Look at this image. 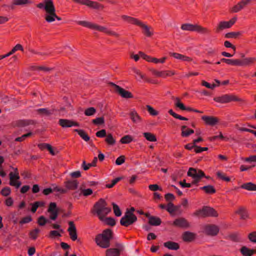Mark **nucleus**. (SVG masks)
Instances as JSON below:
<instances>
[{"instance_id":"obj_54","label":"nucleus","mask_w":256,"mask_h":256,"mask_svg":"<svg viewBox=\"0 0 256 256\" xmlns=\"http://www.w3.org/2000/svg\"><path fill=\"white\" fill-rule=\"evenodd\" d=\"M92 122L93 124L96 125H101L104 124V119L103 116L96 118L95 119L92 120Z\"/></svg>"},{"instance_id":"obj_35","label":"nucleus","mask_w":256,"mask_h":256,"mask_svg":"<svg viewBox=\"0 0 256 256\" xmlns=\"http://www.w3.org/2000/svg\"><path fill=\"white\" fill-rule=\"evenodd\" d=\"M256 59L254 58H244L242 60H240V66H249L254 63Z\"/></svg>"},{"instance_id":"obj_59","label":"nucleus","mask_w":256,"mask_h":256,"mask_svg":"<svg viewBox=\"0 0 256 256\" xmlns=\"http://www.w3.org/2000/svg\"><path fill=\"white\" fill-rule=\"evenodd\" d=\"M104 220L107 225L110 226H112L116 225V220L112 217L106 218Z\"/></svg>"},{"instance_id":"obj_28","label":"nucleus","mask_w":256,"mask_h":256,"mask_svg":"<svg viewBox=\"0 0 256 256\" xmlns=\"http://www.w3.org/2000/svg\"><path fill=\"white\" fill-rule=\"evenodd\" d=\"M181 136L183 138L189 136L190 134L194 133V130L190 128H188L186 126H181Z\"/></svg>"},{"instance_id":"obj_37","label":"nucleus","mask_w":256,"mask_h":256,"mask_svg":"<svg viewBox=\"0 0 256 256\" xmlns=\"http://www.w3.org/2000/svg\"><path fill=\"white\" fill-rule=\"evenodd\" d=\"M162 223V220L159 217L153 216L148 220L149 224L153 226H160Z\"/></svg>"},{"instance_id":"obj_62","label":"nucleus","mask_w":256,"mask_h":256,"mask_svg":"<svg viewBox=\"0 0 256 256\" xmlns=\"http://www.w3.org/2000/svg\"><path fill=\"white\" fill-rule=\"evenodd\" d=\"M32 218L30 216H25L21 219V220L20 221V224H21L28 223L30 222H32Z\"/></svg>"},{"instance_id":"obj_40","label":"nucleus","mask_w":256,"mask_h":256,"mask_svg":"<svg viewBox=\"0 0 256 256\" xmlns=\"http://www.w3.org/2000/svg\"><path fill=\"white\" fill-rule=\"evenodd\" d=\"M235 213L240 215V219L242 220H245L248 217L246 209L244 207L242 206L240 207L236 211Z\"/></svg>"},{"instance_id":"obj_56","label":"nucleus","mask_w":256,"mask_h":256,"mask_svg":"<svg viewBox=\"0 0 256 256\" xmlns=\"http://www.w3.org/2000/svg\"><path fill=\"white\" fill-rule=\"evenodd\" d=\"M52 186H54V192H58L60 194H66L68 192V190L66 188H60L57 186H54V184H52Z\"/></svg>"},{"instance_id":"obj_20","label":"nucleus","mask_w":256,"mask_h":256,"mask_svg":"<svg viewBox=\"0 0 256 256\" xmlns=\"http://www.w3.org/2000/svg\"><path fill=\"white\" fill-rule=\"evenodd\" d=\"M205 218L206 217H218V214L214 208L209 206H203Z\"/></svg>"},{"instance_id":"obj_36","label":"nucleus","mask_w":256,"mask_h":256,"mask_svg":"<svg viewBox=\"0 0 256 256\" xmlns=\"http://www.w3.org/2000/svg\"><path fill=\"white\" fill-rule=\"evenodd\" d=\"M150 71L154 75L158 77L166 78L168 76H170V74H168L166 73V71L159 72L154 68L150 69Z\"/></svg>"},{"instance_id":"obj_25","label":"nucleus","mask_w":256,"mask_h":256,"mask_svg":"<svg viewBox=\"0 0 256 256\" xmlns=\"http://www.w3.org/2000/svg\"><path fill=\"white\" fill-rule=\"evenodd\" d=\"M239 188L245 189L249 191L256 190V184L252 182H247L242 184L240 187H236L234 190H237Z\"/></svg>"},{"instance_id":"obj_38","label":"nucleus","mask_w":256,"mask_h":256,"mask_svg":"<svg viewBox=\"0 0 256 256\" xmlns=\"http://www.w3.org/2000/svg\"><path fill=\"white\" fill-rule=\"evenodd\" d=\"M120 254L118 250L114 248H108L106 252V256H120Z\"/></svg>"},{"instance_id":"obj_27","label":"nucleus","mask_w":256,"mask_h":256,"mask_svg":"<svg viewBox=\"0 0 256 256\" xmlns=\"http://www.w3.org/2000/svg\"><path fill=\"white\" fill-rule=\"evenodd\" d=\"M164 246L170 250H178L180 247L178 242L172 241H168L164 242Z\"/></svg>"},{"instance_id":"obj_15","label":"nucleus","mask_w":256,"mask_h":256,"mask_svg":"<svg viewBox=\"0 0 256 256\" xmlns=\"http://www.w3.org/2000/svg\"><path fill=\"white\" fill-rule=\"evenodd\" d=\"M69 227L68 231L69 232L70 238L72 240L74 241L78 239V234L76 226L73 221H70L68 222Z\"/></svg>"},{"instance_id":"obj_3","label":"nucleus","mask_w":256,"mask_h":256,"mask_svg":"<svg viewBox=\"0 0 256 256\" xmlns=\"http://www.w3.org/2000/svg\"><path fill=\"white\" fill-rule=\"evenodd\" d=\"M113 238V232L110 228L104 230L102 234H98L95 238L98 246L102 248H108L110 246V241Z\"/></svg>"},{"instance_id":"obj_33","label":"nucleus","mask_w":256,"mask_h":256,"mask_svg":"<svg viewBox=\"0 0 256 256\" xmlns=\"http://www.w3.org/2000/svg\"><path fill=\"white\" fill-rule=\"evenodd\" d=\"M226 239L230 240L234 242H241L239 234L238 232H234L230 234L226 237Z\"/></svg>"},{"instance_id":"obj_22","label":"nucleus","mask_w":256,"mask_h":256,"mask_svg":"<svg viewBox=\"0 0 256 256\" xmlns=\"http://www.w3.org/2000/svg\"><path fill=\"white\" fill-rule=\"evenodd\" d=\"M116 92L122 98H134L132 93L122 87H118V90Z\"/></svg>"},{"instance_id":"obj_26","label":"nucleus","mask_w":256,"mask_h":256,"mask_svg":"<svg viewBox=\"0 0 256 256\" xmlns=\"http://www.w3.org/2000/svg\"><path fill=\"white\" fill-rule=\"evenodd\" d=\"M240 250L243 256H252L256 253V250L248 248L246 246H242Z\"/></svg>"},{"instance_id":"obj_55","label":"nucleus","mask_w":256,"mask_h":256,"mask_svg":"<svg viewBox=\"0 0 256 256\" xmlns=\"http://www.w3.org/2000/svg\"><path fill=\"white\" fill-rule=\"evenodd\" d=\"M228 64L234 66H240V59H228L227 64Z\"/></svg>"},{"instance_id":"obj_11","label":"nucleus","mask_w":256,"mask_h":256,"mask_svg":"<svg viewBox=\"0 0 256 256\" xmlns=\"http://www.w3.org/2000/svg\"><path fill=\"white\" fill-rule=\"evenodd\" d=\"M48 212L50 213V220H54L57 218L58 214V210L56 202H51L50 203Z\"/></svg>"},{"instance_id":"obj_29","label":"nucleus","mask_w":256,"mask_h":256,"mask_svg":"<svg viewBox=\"0 0 256 256\" xmlns=\"http://www.w3.org/2000/svg\"><path fill=\"white\" fill-rule=\"evenodd\" d=\"M130 118L134 123H138L142 121V118L139 116L138 113L135 110H132L129 114Z\"/></svg>"},{"instance_id":"obj_52","label":"nucleus","mask_w":256,"mask_h":256,"mask_svg":"<svg viewBox=\"0 0 256 256\" xmlns=\"http://www.w3.org/2000/svg\"><path fill=\"white\" fill-rule=\"evenodd\" d=\"M96 112V108L94 107H90L85 110L84 114L86 116H90L94 115Z\"/></svg>"},{"instance_id":"obj_12","label":"nucleus","mask_w":256,"mask_h":256,"mask_svg":"<svg viewBox=\"0 0 256 256\" xmlns=\"http://www.w3.org/2000/svg\"><path fill=\"white\" fill-rule=\"evenodd\" d=\"M54 6L52 0H44L43 2L39 3L36 6V7L40 9H44L46 14H48Z\"/></svg>"},{"instance_id":"obj_41","label":"nucleus","mask_w":256,"mask_h":256,"mask_svg":"<svg viewBox=\"0 0 256 256\" xmlns=\"http://www.w3.org/2000/svg\"><path fill=\"white\" fill-rule=\"evenodd\" d=\"M143 135L146 138V139L148 141L155 142L157 140L156 136L151 132H144L143 134Z\"/></svg>"},{"instance_id":"obj_64","label":"nucleus","mask_w":256,"mask_h":256,"mask_svg":"<svg viewBox=\"0 0 256 256\" xmlns=\"http://www.w3.org/2000/svg\"><path fill=\"white\" fill-rule=\"evenodd\" d=\"M149 189L152 191L162 190V188L157 184H150L148 186Z\"/></svg>"},{"instance_id":"obj_34","label":"nucleus","mask_w":256,"mask_h":256,"mask_svg":"<svg viewBox=\"0 0 256 256\" xmlns=\"http://www.w3.org/2000/svg\"><path fill=\"white\" fill-rule=\"evenodd\" d=\"M74 132H78V135L86 142H88L90 140V137L87 133L83 130L74 129Z\"/></svg>"},{"instance_id":"obj_48","label":"nucleus","mask_w":256,"mask_h":256,"mask_svg":"<svg viewBox=\"0 0 256 256\" xmlns=\"http://www.w3.org/2000/svg\"><path fill=\"white\" fill-rule=\"evenodd\" d=\"M112 204L113 207L114 212L115 216H120L122 215V212L118 206L114 202H112Z\"/></svg>"},{"instance_id":"obj_45","label":"nucleus","mask_w":256,"mask_h":256,"mask_svg":"<svg viewBox=\"0 0 256 256\" xmlns=\"http://www.w3.org/2000/svg\"><path fill=\"white\" fill-rule=\"evenodd\" d=\"M106 136L105 141L108 144L113 146L116 144V140L114 138L112 134H108Z\"/></svg>"},{"instance_id":"obj_47","label":"nucleus","mask_w":256,"mask_h":256,"mask_svg":"<svg viewBox=\"0 0 256 256\" xmlns=\"http://www.w3.org/2000/svg\"><path fill=\"white\" fill-rule=\"evenodd\" d=\"M192 215L198 218H205L204 211L203 206L201 209L196 210L193 213Z\"/></svg>"},{"instance_id":"obj_50","label":"nucleus","mask_w":256,"mask_h":256,"mask_svg":"<svg viewBox=\"0 0 256 256\" xmlns=\"http://www.w3.org/2000/svg\"><path fill=\"white\" fill-rule=\"evenodd\" d=\"M0 194L4 196H8L11 193V189L10 187L6 186L2 189Z\"/></svg>"},{"instance_id":"obj_6","label":"nucleus","mask_w":256,"mask_h":256,"mask_svg":"<svg viewBox=\"0 0 256 256\" xmlns=\"http://www.w3.org/2000/svg\"><path fill=\"white\" fill-rule=\"evenodd\" d=\"M214 100L220 104H226L232 102L240 101V99L234 94H225L220 96L214 97Z\"/></svg>"},{"instance_id":"obj_44","label":"nucleus","mask_w":256,"mask_h":256,"mask_svg":"<svg viewBox=\"0 0 256 256\" xmlns=\"http://www.w3.org/2000/svg\"><path fill=\"white\" fill-rule=\"evenodd\" d=\"M168 112L170 114L171 116H172L176 119H178L182 120H188V118L176 114L173 111L172 109L170 110Z\"/></svg>"},{"instance_id":"obj_53","label":"nucleus","mask_w":256,"mask_h":256,"mask_svg":"<svg viewBox=\"0 0 256 256\" xmlns=\"http://www.w3.org/2000/svg\"><path fill=\"white\" fill-rule=\"evenodd\" d=\"M32 134V132H28L27 134H24L20 137H18L15 139L16 142H22L24 140L30 136Z\"/></svg>"},{"instance_id":"obj_1","label":"nucleus","mask_w":256,"mask_h":256,"mask_svg":"<svg viewBox=\"0 0 256 256\" xmlns=\"http://www.w3.org/2000/svg\"><path fill=\"white\" fill-rule=\"evenodd\" d=\"M112 211L110 207L108 206V204L104 198H100L94 205L92 212L96 214L100 220H104L106 216Z\"/></svg>"},{"instance_id":"obj_32","label":"nucleus","mask_w":256,"mask_h":256,"mask_svg":"<svg viewBox=\"0 0 256 256\" xmlns=\"http://www.w3.org/2000/svg\"><path fill=\"white\" fill-rule=\"evenodd\" d=\"M200 189L204 190L206 194H214L216 192V190L212 185L205 186L200 188Z\"/></svg>"},{"instance_id":"obj_61","label":"nucleus","mask_w":256,"mask_h":256,"mask_svg":"<svg viewBox=\"0 0 256 256\" xmlns=\"http://www.w3.org/2000/svg\"><path fill=\"white\" fill-rule=\"evenodd\" d=\"M166 210L171 214L175 212V209L174 208V204L172 202H169L168 204L167 208Z\"/></svg>"},{"instance_id":"obj_42","label":"nucleus","mask_w":256,"mask_h":256,"mask_svg":"<svg viewBox=\"0 0 256 256\" xmlns=\"http://www.w3.org/2000/svg\"><path fill=\"white\" fill-rule=\"evenodd\" d=\"M242 34V32H228L225 34L224 37L227 38H236L238 36Z\"/></svg>"},{"instance_id":"obj_13","label":"nucleus","mask_w":256,"mask_h":256,"mask_svg":"<svg viewBox=\"0 0 256 256\" xmlns=\"http://www.w3.org/2000/svg\"><path fill=\"white\" fill-rule=\"evenodd\" d=\"M58 124L62 128H71L73 126H79L80 124L72 120L60 118L58 120Z\"/></svg>"},{"instance_id":"obj_4","label":"nucleus","mask_w":256,"mask_h":256,"mask_svg":"<svg viewBox=\"0 0 256 256\" xmlns=\"http://www.w3.org/2000/svg\"><path fill=\"white\" fill-rule=\"evenodd\" d=\"M76 23L84 27L88 28L90 30H96L100 32H103L108 35L114 36L116 38H119L120 34L116 32L108 29L107 28L98 25L96 24L92 23L86 20H78Z\"/></svg>"},{"instance_id":"obj_63","label":"nucleus","mask_w":256,"mask_h":256,"mask_svg":"<svg viewBox=\"0 0 256 256\" xmlns=\"http://www.w3.org/2000/svg\"><path fill=\"white\" fill-rule=\"evenodd\" d=\"M126 157L124 156H120L118 157L116 160V164L118 166H120L124 164L125 162Z\"/></svg>"},{"instance_id":"obj_51","label":"nucleus","mask_w":256,"mask_h":256,"mask_svg":"<svg viewBox=\"0 0 256 256\" xmlns=\"http://www.w3.org/2000/svg\"><path fill=\"white\" fill-rule=\"evenodd\" d=\"M48 220L44 216H40L38 219V224L40 226H44Z\"/></svg>"},{"instance_id":"obj_10","label":"nucleus","mask_w":256,"mask_h":256,"mask_svg":"<svg viewBox=\"0 0 256 256\" xmlns=\"http://www.w3.org/2000/svg\"><path fill=\"white\" fill-rule=\"evenodd\" d=\"M172 99H174L176 100L175 106L176 108H179L181 110H187L188 112H197V113H200V114L203 113V112H202V111H200L199 110L194 109L190 107L186 106L184 105V104L180 102L179 98L176 97V98H174V96H172Z\"/></svg>"},{"instance_id":"obj_57","label":"nucleus","mask_w":256,"mask_h":256,"mask_svg":"<svg viewBox=\"0 0 256 256\" xmlns=\"http://www.w3.org/2000/svg\"><path fill=\"white\" fill-rule=\"evenodd\" d=\"M146 108L148 112L150 113V114L152 116H156L158 114V112L157 110H155L150 105H146Z\"/></svg>"},{"instance_id":"obj_60","label":"nucleus","mask_w":256,"mask_h":256,"mask_svg":"<svg viewBox=\"0 0 256 256\" xmlns=\"http://www.w3.org/2000/svg\"><path fill=\"white\" fill-rule=\"evenodd\" d=\"M30 3L31 1L30 0H14V4L17 6L24 5Z\"/></svg>"},{"instance_id":"obj_18","label":"nucleus","mask_w":256,"mask_h":256,"mask_svg":"<svg viewBox=\"0 0 256 256\" xmlns=\"http://www.w3.org/2000/svg\"><path fill=\"white\" fill-rule=\"evenodd\" d=\"M136 221L137 218L128 217L127 216H124L121 218L120 222L122 226L127 227L131 224H132Z\"/></svg>"},{"instance_id":"obj_30","label":"nucleus","mask_w":256,"mask_h":256,"mask_svg":"<svg viewBox=\"0 0 256 256\" xmlns=\"http://www.w3.org/2000/svg\"><path fill=\"white\" fill-rule=\"evenodd\" d=\"M54 111V110H49L46 108H41L36 110L38 114L42 116H50L53 114Z\"/></svg>"},{"instance_id":"obj_16","label":"nucleus","mask_w":256,"mask_h":256,"mask_svg":"<svg viewBox=\"0 0 256 256\" xmlns=\"http://www.w3.org/2000/svg\"><path fill=\"white\" fill-rule=\"evenodd\" d=\"M44 18L48 22H52L56 19L58 20H62L61 18L58 16L56 13V8L54 6L48 14H46Z\"/></svg>"},{"instance_id":"obj_43","label":"nucleus","mask_w":256,"mask_h":256,"mask_svg":"<svg viewBox=\"0 0 256 256\" xmlns=\"http://www.w3.org/2000/svg\"><path fill=\"white\" fill-rule=\"evenodd\" d=\"M133 141V138L130 135H126L122 137L120 142L123 144H130Z\"/></svg>"},{"instance_id":"obj_31","label":"nucleus","mask_w":256,"mask_h":256,"mask_svg":"<svg viewBox=\"0 0 256 256\" xmlns=\"http://www.w3.org/2000/svg\"><path fill=\"white\" fill-rule=\"evenodd\" d=\"M192 171H196V168H190L187 172V175L188 176H190L194 178V180L192 182V184L198 185V184L200 181V178L194 176V174H192Z\"/></svg>"},{"instance_id":"obj_58","label":"nucleus","mask_w":256,"mask_h":256,"mask_svg":"<svg viewBox=\"0 0 256 256\" xmlns=\"http://www.w3.org/2000/svg\"><path fill=\"white\" fill-rule=\"evenodd\" d=\"M138 54L144 60H146L148 62H152V58H154L145 54L144 52H139Z\"/></svg>"},{"instance_id":"obj_46","label":"nucleus","mask_w":256,"mask_h":256,"mask_svg":"<svg viewBox=\"0 0 256 256\" xmlns=\"http://www.w3.org/2000/svg\"><path fill=\"white\" fill-rule=\"evenodd\" d=\"M218 178L222 180L228 182L230 180L229 177L226 176V174L220 171H218L216 174Z\"/></svg>"},{"instance_id":"obj_21","label":"nucleus","mask_w":256,"mask_h":256,"mask_svg":"<svg viewBox=\"0 0 256 256\" xmlns=\"http://www.w3.org/2000/svg\"><path fill=\"white\" fill-rule=\"evenodd\" d=\"M66 190H75L78 188V182L77 180H68L64 182Z\"/></svg>"},{"instance_id":"obj_39","label":"nucleus","mask_w":256,"mask_h":256,"mask_svg":"<svg viewBox=\"0 0 256 256\" xmlns=\"http://www.w3.org/2000/svg\"><path fill=\"white\" fill-rule=\"evenodd\" d=\"M88 7L96 9V10H103L104 8V6L101 4H100L96 2H94L90 0L88 6Z\"/></svg>"},{"instance_id":"obj_14","label":"nucleus","mask_w":256,"mask_h":256,"mask_svg":"<svg viewBox=\"0 0 256 256\" xmlns=\"http://www.w3.org/2000/svg\"><path fill=\"white\" fill-rule=\"evenodd\" d=\"M172 225L182 228H187L190 226L188 222L185 218L182 217L175 219Z\"/></svg>"},{"instance_id":"obj_7","label":"nucleus","mask_w":256,"mask_h":256,"mask_svg":"<svg viewBox=\"0 0 256 256\" xmlns=\"http://www.w3.org/2000/svg\"><path fill=\"white\" fill-rule=\"evenodd\" d=\"M237 18L234 17L229 21H221L216 28V32L218 33L224 29L231 28L236 22Z\"/></svg>"},{"instance_id":"obj_5","label":"nucleus","mask_w":256,"mask_h":256,"mask_svg":"<svg viewBox=\"0 0 256 256\" xmlns=\"http://www.w3.org/2000/svg\"><path fill=\"white\" fill-rule=\"evenodd\" d=\"M180 28L184 30L196 32L202 34H210L211 32L209 29L202 27L200 25L188 23L182 24Z\"/></svg>"},{"instance_id":"obj_23","label":"nucleus","mask_w":256,"mask_h":256,"mask_svg":"<svg viewBox=\"0 0 256 256\" xmlns=\"http://www.w3.org/2000/svg\"><path fill=\"white\" fill-rule=\"evenodd\" d=\"M196 234L189 232L186 231L182 234V238L185 242H191L195 240Z\"/></svg>"},{"instance_id":"obj_49","label":"nucleus","mask_w":256,"mask_h":256,"mask_svg":"<svg viewBox=\"0 0 256 256\" xmlns=\"http://www.w3.org/2000/svg\"><path fill=\"white\" fill-rule=\"evenodd\" d=\"M40 232V230L36 228L30 232V237L34 240H36L38 237V234Z\"/></svg>"},{"instance_id":"obj_17","label":"nucleus","mask_w":256,"mask_h":256,"mask_svg":"<svg viewBox=\"0 0 256 256\" xmlns=\"http://www.w3.org/2000/svg\"><path fill=\"white\" fill-rule=\"evenodd\" d=\"M202 120L204 122L206 125L212 126L219 122L218 118L213 116H202Z\"/></svg>"},{"instance_id":"obj_24","label":"nucleus","mask_w":256,"mask_h":256,"mask_svg":"<svg viewBox=\"0 0 256 256\" xmlns=\"http://www.w3.org/2000/svg\"><path fill=\"white\" fill-rule=\"evenodd\" d=\"M170 56L176 59L180 60L182 61L191 62L192 60V58L176 52H170Z\"/></svg>"},{"instance_id":"obj_9","label":"nucleus","mask_w":256,"mask_h":256,"mask_svg":"<svg viewBox=\"0 0 256 256\" xmlns=\"http://www.w3.org/2000/svg\"><path fill=\"white\" fill-rule=\"evenodd\" d=\"M9 184L10 186H15L16 188L20 187L22 184V182L19 181L20 176L18 173L14 174L13 172H10L9 174Z\"/></svg>"},{"instance_id":"obj_8","label":"nucleus","mask_w":256,"mask_h":256,"mask_svg":"<svg viewBox=\"0 0 256 256\" xmlns=\"http://www.w3.org/2000/svg\"><path fill=\"white\" fill-rule=\"evenodd\" d=\"M218 226L214 224H207L204 226V232L209 236H216L219 232Z\"/></svg>"},{"instance_id":"obj_19","label":"nucleus","mask_w":256,"mask_h":256,"mask_svg":"<svg viewBox=\"0 0 256 256\" xmlns=\"http://www.w3.org/2000/svg\"><path fill=\"white\" fill-rule=\"evenodd\" d=\"M35 124L34 120H19L14 122V126L18 128H22Z\"/></svg>"},{"instance_id":"obj_2","label":"nucleus","mask_w":256,"mask_h":256,"mask_svg":"<svg viewBox=\"0 0 256 256\" xmlns=\"http://www.w3.org/2000/svg\"><path fill=\"white\" fill-rule=\"evenodd\" d=\"M121 18L124 20L141 28L142 29V34L146 37L150 38L154 35L152 28L143 23L138 19L126 15H122Z\"/></svg>"}]
</instances>
